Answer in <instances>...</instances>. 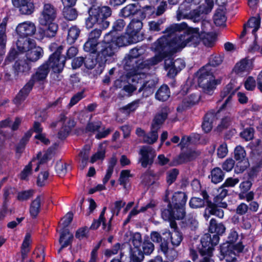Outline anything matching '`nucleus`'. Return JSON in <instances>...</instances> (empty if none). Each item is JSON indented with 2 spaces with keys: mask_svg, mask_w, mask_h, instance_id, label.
<instances>
[{
  "mask_svg": "<svg viewBox=\"0 0 262 262\" xmlns=\"http://www.w3.org/2000/svg\"><path fill=\"white\" fill-rule=\"evenodd\" d=\"M167 117V109L163 108L155 116L152 123L151 127L155 128L157 130L160 127V125L164 122Z\"/></svg>",
  "mask_w": 262,
  "mask_h": 262,
  "instance_id": "28",
  "label": "nucleus"
},
{
  "mask_svg": "<svg viewBox=\"0 0 262 262\" xmlns=\"http://www.w3.org/2000/svg\"><path fill=\"white\" fill-rule=\"evenodd\" d=\"M13 5L19 9L23 14H30L33 12L34 5L30 0H12Z\"/></svg>",
  "mask_w": 262,
  "mask_h": 262,
  "instance_id": "21",
  "label": "nucleus"
},
{
  "mask_svg": "<svg viewBox=\"0 0 262 262\" xmlns=\"http://www.w3.org/2000/svg\"><path fill=\"white\" fill-rule=\"evenodd\" d=\"M60 122L62 123V126L58 134V138H66L75 125V121L71 118L67 117L65 115H61Z\"/></svg>",
  "mask_w": 262,
  "mask_h": 262,
  "instance_id": "16",
  "label": "nucleus"
},
{
  "mask_svg": "<svg viewBox=\"0 0 262 262\" xmlns=\"http://www.w3.org/2000/svg\"><path fill=\"white\" fill-rule=\"evenodd\" d=\"M31 136L30 134H26L25 136L22 138V139L20 140L19 143L17 144L16 146V152L18 153H21L23 152L25 145L28 143L29 139Z\"/></svg>",
  "mask_w": 262,
  "mask_h": 262,
  "instance_id": "61",
  "label": "nucleus"
},
{
  "mask_svg": "<svg viewBox=\"0 0 262 262\" xmlns=\"http://www.w3.org/2000/svg\"><path fill=\"white\" fill-rule=\"evenodd\" d=\"M158 138V130L151 127V132L148 134H145L143 140L144 143L153 144L157 140Z\"/></svg>",
  "mask_w": 262,
  "mask_h": 262,
  "instance_id": "44",
  "label": "nucleus"
},
{
  "mask_svg": "<svg viewBox=\"0 0 262 262\" xmlns=\"http://www.w3.org/2000/svg\"><path fill=\"white\" fill-rule=\"evenodd\" d=\"M49 155L48 153L45 154L42 157V154L39 153L37 155V159H33L28 165H27L20 174V178L25 180L28 176L31 174V168L34 164L37 165L35 171H38L48 161Z\"/></svg>",
  "mask_w": 262,
  "mask_h": 262,
  "instance_id": "12",
  "label": "nucleus"
},
{
  "mask_svg": "<svg viewBox=\"0 0 262 262\" xmlns=\"http://www.w3.org/2000/svg\"><path fill=\"white\" fill-rule=\"evenodd\" d=\"M14 74L15 77L28 74L31 69L30 63L26 59L16 60L13 65Z\"/></svg>",
  "mask_w": 262,
  "mask_h": 262,
  "instance_id": "17",
  "label": "nucleus"
},
{
  "mask_svg": "<svg viewBox=\"0 0 262 262\" xmlns=\"http://www.w3.org/2000/svg\"><path fill=\"white\" fill-rule=\"evenodd\" d=\"M169 89L166 85H162L156 93V98L161 101H165L168 100L170 97Z\"/></svg>",
  "mask_w": 262,
  "mask_h": 262,
  "instance_id": "33",
  "label": "nucleus"
},
{
  "mask_svg": "<svg viewBox=\"0 0 262 262\" xmlns=\"http://www.w3.org/2000/svg\"><path fill=\"white\" fill-rule=\"evenodd\" d=\"M73 238V235L71 234L69 230H65L62 231L60 233V236L59 240V244L61 245V247L58 250V252H60L62 249L68 246H69Z\"/></svg>",
  "mask_w": 262,
  "mask_h": 262,
  "instance_id": "29",
  "label": "nucleus"
},
{
  "mask_svg": "<svg viewBox=\"0 0 262 262\" xmlns=\"http://www.w3.org/2000/svg\"><path fill=\"white\" fill-rule=\"evenodd\" d=\"M43 54V51L41 48L36 46V44L30 49L26 53V60L30 62H35L41 58Z\"/></svg>",
  "mask_w": 262,
  "mask_h": 262,
  "instance_id": "23",
  "label": "nucleus"
},
{
  "mask_svg": "<svg viewBox=\"0 0 262 262\" xmlns=\"http://www.w3.org/2000/svg\"><path fill=\"white\" fill-rule=\"evenodd\" d=\"M130 257L133 262H141L144 258L143 253L140 248L132 249Z\"/></svg>",
  "mask_w": 262,
  "mask_h": 262,
  "instance_id": "51",
  "label": "nucleus"
},
{
  "mask_svg": "<svg viewBox=\"0 0 262 262\" xmlns=\"http://www.w3.org/2000/svg\"><path fill=\"white\" fill-rule=\"evenodd\" d=\"M214 23L216 26H224L226 20L225 12L222 9H217L213 17Z\"/></svg>",
  "mask_w": 262,
  "mask_h": 262,
  "instance_id": "39",
  "label": "nucleus"
},
{
  "mask_svg": "<svg viewBox=\"0 0 262 262\" xmlns=\"http://www.w3.org/2000/svg\"><path fill=\"white\" fill-rule=\"evenodd\" d=\"M224 178V173L221 168L216 167L211 172V181L214 184L221 182Z\"/></svg>",
  "mask_w": 262,
  "mask_h": 262,
  "instance_id": "41",
  "label": "nucleus"
},
{
  "mask_svg": "<svg viewBox=\"0 0 262 262\" xmlns=\"http://www.w3.org/2000/svg\"><path fill=\"white\" fill-rule=\"evenodd\" d=\"M121 36L123 41L122 42L121 45H124L125 46H127L130 43H136L141 40V38H138V37H136V36L129 34L127 31H126L125 35Z\"/></svg>",
  "mask_w": 262,
  "mask_h": 262,
  "instance_id": "53",
  "label": "nucleus"
},
{
  "mask_svg": "<svg viewBox=\"0 0 262 262\" xmlns=\"http://www.w3.org/2000/svg\"><path fill=\"white\" fill-rule=\"evenodd\" d=\"M49 65L48 62H45L36 70L35 73L33 74L31 79L35 82H43L50 72Z\"/></svg>",
  "mask_w": 262,
  "mask_h": 262,
  "instance_id": "18",
  "label": "nucleus"
},
{
  "mask_svg": "<svg viewBox=\"0 0 262 262\" xmlns=\"http://www.w3.org/2000/svg\"><path fill=\"white\" fill-rule=\"evenodd\" d=\"M44 200V196L38 195L32 201L30 207V213L32 216L35 217L40 211L41 203Z\"/></svg>",
  "mask_w": 262,
  "mask_h": 262,
  "instance_id": "31",
  "label": "nucleus"
},
{
  "mask_svg": "<svg viewBox=\"0 0 262 262\" xmlns=\"http://www.w3.org/2000/svg\"><path fill=\"white\" fill-rule=\"evenodd\" d=\"M192 4H189L183 2L180 5L176 13L177 20L188 19L193 20L194 22L198 21L200 20V12L198 9H195L191 11L193 8Z\"/></svg>",
  "mask_w": 262,
  "mask_h": 262,
  "instance_id": "6",
  "label": "nucleus"
},
{
  "mask_svg": "<svg viewBox=\"0 0 262 262\" xmlns=\"http://www.w3.org/2000/svg\"><path fill=\"white\" fill-rule=\"evenodd\" d=\"M47 26V28L43 31L44 36L49 38L55 36L58 30V25L52 21L48 24Z\"/></svg>",
  "mask_w": 262,
  "mask_h": 262,
  "instance_id": "38",
  "label": "nucleus"
},
{
  "mask_svg": "<svg viewBox=\"0 0 262 262\" xmlns=\"http://www.w3.org/2000/svg\"><path fill=\"white\" fill-rule=\"evenodd\" d=\"M246 153L244 148L241 146H237L234 149V158L237 161H243L246 157Z\"/></svg>",
  "mask_w": 262,
  "mask_h": 262,
  "instance_id": "60",
  "label": "nucleus"
},
{
  "mask_svg": "<svg viewBox=\"0 0 262 262\" xmlns=\"http://www.w3.org/2000/svg\"><path fill=\"white\" fill-rule=\"evenodd\" d=\"M31 243V235L30 233H27L25 237L21 246V255L23 259H24L29 252V246Z\"/></svg>",
  "mask_w": 262,
  "mask_h": 262,
  "instance_id": "47",
  "label": "nucleus"
},
{
  "mask_svg": "<svg viewBox=\"0 0 262 262\" xmlns=\"http://www.w3.org/2000/svg\"><path fill=\"white\" fill-rule=\"evenodd\" d=\"M237 88L234 89L233 84L232 83H229L224 91L222 92L221 96L224 98L227 97L224 103L222 104L221 107L217 112L214 111L208 112L206 114L204 117V121L202 123V126L203 130L208 133L210 132L212 127V123L215 118L218 117L220 112L224 109L228 104L230 102L232 96L234 94Z\"/></svg>",
  "mask_w": 262,
  "mask_h": 262,
  "instance_id": "3",
  "label": "nucleus"
},
{
  "mask_svg": "<svg viewBox=\"0 0 262 262\" xmlns=\"http://www.w3.org/2000/svg\"><path fill=\"white\" fill-rule=\"evenodd\" d=\"M102 128V122L99 121L89 122L86 127L88 132L95 133L98 132Z\"/></svg>",
  "mask_w": 262,
  "mask_h": 262,
  "instance_id": "54",
  "label": "nucleus"
},
{
  "mask_svg": "<svg viewBox=\"0 0 262 262\" xmlns=\"http://www.w3.org/2000/svg\"><path fill=\"white\" fill-rule=\"evenodd\" d=\"M219 235L213 234L211 237L209 234H205L201 238L202 248L200 252L203 256H211L213 247L216 245L219 241Z\"/></svg>",
  "mask_w": 262,
  "mask_h": 262,
  "instance_id": "8",
  "label": "nucleus"
},
{
  "mask_svg": "<svg viewBox=\"0 0 262 262\" xmlns=\"http://www.w3.org/2000/svg\"><path fill=\"white\" fill-rule=\"evenodd\" d=\"M140 103V100L139 99L136 100L121 108V111L123 113L128 115L134 112L139 107Z\"/></svg>",
  "mask_w": 262,
  "mask_h": 262,
  "instance_id": "43",
  "label": "nucleus"
},
{
  "mask_svg": "<svg viewBox=\"0 0 262 262\" xmlns=\"http://www.w3.org/2000/svg\"><path fill=\"white\" fill-rule=\"evenodd\" d=\"M179 174V170L176 168L172 169L166 172V182L170 185L176 180Z\"/></svg>",
  "mask_w": 262,
  "mask_h": 262,
  "instance_id": "55",
  "label": "nucleus"
},
{
  "mask_svg": "<svg viewBox=\"0 0 262 262\" xmlns=\"http://www.w3.org/2000/svg\"><path fill=\"white\" fill-rule=\"evenodd\" d=\"M152 57L149 59L142 61L138 63L137 67V70L136 73L128 77V81L134 82L136 80H138L139 81V92L143 91L151 93V89L155 86L157 81L154 79H150L146 81L145 82L142 83V79L145 77V74L147 70H148L150 67L154 65H147L145 64V62L149 61Z\"/></svg>",
  "mask_w": 262,
  "mask_h": 262,
  "instance_id": "4",
  "label": "nucleus"
},
{
  "mask_svg": "<svg viewBox=\"0 0 262 262\" xmlns=\"http://www.w3.org/2000/svg\"><path fill=\"white\" fill-rule=\"evenodd\" d=\"M237 238V232L235 230L232 229L228 237V242L230 244H224L221 247V253L227 261H233L236 259V255L243 250L244 246L241 243L235 245L232 244L236 241Z\"/></svg>",
  "mask_w": 262,
  "mask_h": 262,
  "instance_id": "5",
  "label": "nucleus"
},
{
  "mask_svg": "<svg viewBox=\"0 0 262 262\" xmlns=\"http://www.w3.org/2000/svg\"><path fill=\"white\" fill-rule=\"evenodd\" d=\"M200 99L199 95L192 94L190 95L187 98L185 99L182 104L177 107L178 111H182L188 107L198 103Z\"/></svg>",
  "mask_w": 262,
  "mask_h": 262,
  "instance_id": "27",
  "label": "nucleus"
},
{
  "mask_svg": "<svg viewBox=\"0 0 262 262\" xmlns=\"http://www.w3.org/2000/svg\"><path fill=\"white\" fill-rule=\"evenodd\" d=\"M70 166L61 161L57 162L55 170L59 177H63L67 173Z\"/></svg>",
  "mask_w": 262,
  "mask_h": 262,
  "instance_id": "49",
  "label": "nucleus"
},
{
  "mask_svg": "<svg viewBox=\"0 0 262 262\" xmlns=\"http://www.w3.org/2000/svg\"><path fill=\"white\" fill-rule=\"evenodd\" d=\"M260 20L259 17H253L250 18L245 25L247 26L246 29L251 30V34L256 39V32L260 27Z\"/></svg>",
  "mask_w": 262,
  "mask_h": 262,
  "instance_id": "30",
  "label": "nucleus"
},
{
  "mask_svg": "<svg viewBox=\"0 0 262 262\" xmlns=\"http://www.w3.org/2000/svg\"><path fill=\"white\" fill-rule=\"evenodd\" d=\"M251 149L256 151L258 154H262V143L260 140L257 139L250 143Z\"/></svg>",
  "mask_w": 262,
  "mask_h": 262,
  "instance_id": "64",
  "label": "nucleus"
},
{
  "mask_svg": "<svg viewBox=\"0 0 262 262\" xmlns=\"http://www.w3.org/2000/svg\"><path fill=\"white\" fill-rule=\"evenodd\" d=\"M63 15L66 19L71 21L77 18L78 13L76 9L72 8V7H64Z\"/></svg>",
  "mask_w": 262,
  "mask_h": 262,
  "instance_id": "46",
  "label": "nucleus"
},
{
  "mask_svg": "<svg viewBox=\"0 0 262 262\" xmlns=\"http://www.w3.org/2000/svg\"><path fill=\"white\" fill-rule=\"evenodd\" d=\"M142 26L143 24L140 20L133 19L127 26L126 31H127L129 34L136 36V37H138V38H140L138 33L142 29Z\"/></svg>",
  "mask_w": 262,
  "mask_h": 262,
  "instance_id": "26",
  "label": "nucleus"
},
{
  "mask_svg": "<svg viewBox=\"0 0 262 262\" xmlns=\"http://www.w3.org/2000/svg\"><path fill=\"white\" fill-rule=\"evenodd\" d=\"M91 147L89 145H85L79 154L77 161L79 167L83 170L88 165Z\"/></svg>",
  "mask_w": 262,
  "mask_h": 262,
  "instance_id": "25",
  "label": "nucleus"
},
{
  "mask_svg": "<svg viewBox=\"0 0 262 262\" xmlns=\"http://www.w3.org/2000/svg\"><path fill=\"white\" fill-rule=\"evenodd\" d=\"M222 62L223 57L221 55H212L210 57L209 64L201 69L198 72L199 86L209 95L212 94L217 84L211 66H217Z\"/></svg>",
  "mask_w": 262,
  "mask_h": 262,
  "instance_id": "2",
  "label": "nucleus"
},
{
  "mask_svg": "<svg viewBox=\"0 0 262 262\" xmlns=\"http://www.w3.org/2000/svg\"><path fill=\"white\" fill-rule=\"evenodd\" d=\"M139 155L141 156L139 162L143 167L151 164L156 155L155 150L149 146H142L139 151Z\"/></svg>",
  "mask_w": 262,
  "mask_h": 262,
  "instance_id": "14",
  "label": "nucleus"
},
{
  "mask_svg": "<svg viewBox=\"0 0 262 262\" xmlns=\"http://www.w3.org/2000/svg\"><path fill=\"white\" fill-rule=\"evenodd\" d=\"M56 17V10L50 4H45L40 16L39 18V24L41 26H47L49 23L53 21Z\"/></svg>",
  "mask_w": 262,
  "mask_h": 262,
  "instance_id": "13",
  "label": "nucleus"
},
{
  "mask_svg": "<svg viewBox=\"0 0 262 262\" xmlns=\"http://www.w3.org/2000/svg\"><path fill=\"white\" fill-rule=\"evenodd\" d=\"M168 207L169 208L168 209H165L162 212V216L163 219L165 221H170L172 219L180 220V219H178L177 217L179 212H177L176 210L173 209V208H172V210H171L172 207H171V206H169V204L168 205Z\"/></svg>",
  "mask_w": 262,
  "mask_h": 262,
  "instance_id": "45",
  "label": "nucleus"
},
{
  "mask_svg": "<svg viewBox=\"0 0 262 262\" xmlns=\"http://www.w3.org/2000/svg\"><path fill=\"white\" fill-rule=\"evenodd\" d=\"M80 33V29L76 26H72L68 31L67 41L70 44L73 43L77 39Z\"/></svg>",
  "mask_w": 262,
  "mask_h": 262,
  "instance_id": "40",
  "label": "nucleus"
},
{
  "mask_svg": "<svg viewBox=\"0 0 262 262\" xmlns=\"http://www.w3.org/2000/svg\"><path fill=\"white\" fill-rule=\"evenodd\" d=\"M132 242L134 248H140L142 244V237L140 233L136 232L132 236Z\"/></svg>",
  "mask_w": 262,
  "mask_h": 262,
  "instance_id": "63",
  "label": "nucleus"
},
{
  "mask_svg": "<svg viewBox=\"0 0 262 262\" xmlns=\"http://www.w3.org/2000/svg\"><path fill=\"white\" fill-rule=\"evenodd\" d=\"M201 35V39H202L203 43L207 46H211L213 44L215 36L212 32L206 33V34H200Z\"/></svg>",
  "mask_w": 262,
  "mask_h": 262,
  "instance_id": "57",
  "label": "nucleus"
},
{
  "mask_svg": "<svg viewBox=\"0 0 262 262\" xmlns=\"http://www.w3.org/2000/svg\"><path fill=\"white\" fill-rule=\"evenodd\" d=\"M100 43L101 42L91 40L88 38L87 41L84 45V50L88 52L91 53H97L98 54Z\"/></svg>",
  "mask_w": 262,
  "mask_h": 262,
  "instance_id": "35",
  "label": "nucleus"
},
{
  "mask_svg": "<svg viewBox=\"0 0 262 262\" xmlns=\"http://www.w3.org/2000/svg\"><path fill=\"white\" fill-rule=\"evenodd\" d=\"M214 5L213 0H205V4L200 6L199 11L201 13H208L212 10Z\"/></svg>",
  "mask_w": 262,
  "mask_h": 262,
  "instance_id": "56",
  "label": "nucleus"
},
{
  "mask_svg": "<svg viewBox=\"0 0 262 262\" xmlns=\"http://www.w3.org/2000/svg\"><path fill=\"white\" fill-rule=\"evenodd\" d=\"M173 54L168 55L162 59V60L165 59L164 68L168 71L167 75L171 77L175 76L178 72L185 67V62L182 59L178 58L173 61L170 57Z\"/></svg>",
  "mask_w": 262,
  "mask_h": 262,
  "instance_id": "9",
  "label": "nucleus"
},
{
  "mask_svg": "<svg viewBox=\"0 0 262 262\" xmlns=\"http://www.w3.org/2000/svg\"><path fill=\"white\" fill-rule=\"evenodd\" d=\"M187 199V195L184 192H176L172 196L171 202L169 203V206L179 212L178 215H177L178 219H183L185 216L184 207Z\"/></svg>",
  "mask_w": 262,
  "mask_h": 262,
  "instance_id": "10",
  "label": "nucleus"
},
{
  "mask_svg": "<svg viewBox=\"0 0 262 262\" xmlns=\"http://www.w3.org/2000/svg\"><path fill=\"white\" fill-rule=\"evenodd\" d=\"M142 249L143 253L147 255L151 254L154 250V245L149 241L148 237H147V239H144L142 245Z\"/></svg>",
  "mask_w": 262,
  "mask_h": 262,
  "instance_id": "58",
  "label": "nucleus"
},
{
  "mask_svg": "<svg viewBox=\"0 0 262 262\" xmlns=\"http://www.w3.org/2000/svg\"><path fill=\"white\" fill-rule=\"evenodd\" d=\"M91 9L97 12L96 15L97 16V17L100 18V21H102V19H106L111 15V10L107 6L96 7L93 5Z\"/></svg>",
  "mask_w": 262,
  "mask_h": 262,
  "instance_id": "32",
  "label": "nucleus"
},
{
  "mask_svg": "<svg viewBox=\"0 0 262 262\" xmlns=\"http://www.w3.org/2000/svg\"><path fill=\"white\" fill-rule=\"evenodd\" d=\"M130 177V171L128 170H123L121 172L119 181L120 184L123 185L124 188H126V184Z\"/></svg>",
  "mask_w": 262,
  "mask_h": 262,
  "instance_id": "59",
  "label": "nucleus"
},
{
  "mask_svg": "<svg viewBox=\"0 0 262 262\" xmlns=\"http://www.w3.org/2000/svg\"><path fill=\"white\" fill-rule=\"evenodd\" d=\"M97 12L93 11L91 8L89 10V17L85 20L86 27L88 29L92 28L95 25L100 24V18L96 15Z\"/></svg>",
  "mask_w": 262,
  "mask_h": 262,
  "instance_id": "37",
  "label": "nucleus"
},
{
  "mask_svg": "<svg viewBox=\"0 0 262 262\" xmlns=\"http://www.w3.org/2000/svg\"><path fill=\"white\" fill-rule=\"evenodd\" d=\"M35 83V82L30 78L29 81L20 90L14 99V102L17 106L20 105L24 101L32 90Z\"/></svg>",
  "mask_w": 262,
  "mask_h": 262,
  "instance_id": "19",
  "label": "nucleus"
},
{
  "mask_svg": "<svg viewBox=\"0 0 262 262\" xmlns=\"http://www.w3.org/2000/svg\"><path fill=\"white\" fill-rule=\"evenodd\" d=\"M209 230L212 233L222 235L225 232L226 228L223 224H217L215 220L212 219L210 221Z\"/></svg>",
  "mask_w": 262,
  "mask_h": 262,
  "instance_id": "34",
  "label": "nucleus"
},
{
  "mask_svg": "<svg viewBox=\"0 0 262 262\" xmlns=\"http://www.w3.org/2000/svg\"><path fill=\"white\" fill-rule=\"evenodd\" d=\"M113 32L106 33L102 41L100 44V49L98 55L106 57H111L114 55L117 51L116 46H114V39L113 38Z\"/></svg>",
  "mask_w": 262,
  "mask_h": 262,
  "instance_id": "7",
  "label": "nucleus"
},
{
  "mask_svg": "<svg viewBox=\"0 0 262 262\" xmlns=\"http://www.w3.org/2000/svg\"><path fill=\"white\" fill-rule=\"evenodd\" d=\"M35 44L34 40L28 37H19L16 42L17 49L20 53H27Z\"/></svg>",
  "mask_w": 262,
  "mask_h": 262,
  "instance_id": "22",
  "label": "nucleus"
},
{
  "mask_svg": "<svg viewBox=\"0 0 262 262\" xmlns=\"http://www.w3.org/2000/svg\"><path fill=\"white\" fill-rule=\"evenodd\" d=\"M138 8L136 4H129L121 10V15L125 17L134 15L137 11Z\"/></svg>",
  "mask_w": 262,
  "mask_h": 262,
  "instance_id": "52",
  "label": "nucleus"
},
{
  "mask_svg": "<svg viewBox=\"0 0 262 262\" xmlns=\"http://www.w3.org/2000/svg\"><path fill=\"white\" fill-rule=\"evenodd\" d=\"M165 35L158 38L151 45V49L157 54L149 61L147 65H156L162 59L181 50L186 46H196L201 40L198 28L188 27L186 23L176 24L168 27L164 32Z\"/></svg>",
  "mask_w": 262,
  "mask_h": 262,
  "instance_id": "1",
  "label": "nucleus"
},
{
  "mask_svg": "<svg viewBox=\"0 0 262 262\" xmlns=\"http://www.w3.org/2000/svg\"><path fill=\"white\" fill-rule=\"evenodd\" d=\"M106 209V207H104L99 216L98 220H94L93 222L91 228L92 229H97L100 225L101 223L102 224L103 229L106 231H110L111 230V220L113 216L110 219L108 224H105V219L104 217V214Z\"/></svg>",
  "mask_w": 262,
  "mask_h": 262,
  "instance_id": "24",
  "label": "nucleus"
},
{
  "mask_svg": "<svg viewBox=\"0 0 262 262\" xmlns=\"http://www.w3.org/2000/svg\"><path fill=\"white\" fill-rule=\"evenodd\" d=\"M199 155V152L194 150H189L185 154H181L179 157V160L181 163L186 162L193 160Z\"/></svg>",
  "mask_w": 262,
  "mask_h": 262,
  "instance_id": "48",
  "label": "nucleus"
},
{
  "mask_svg": "<svg viewBox=\"0 0 262 262\" xmlns=\"http://www.w3.org/2000/svg\"><path fill=\"white\" fill-rule=\"evenodd\" d=\"M36 31L35 24L30 21L19 24L16 28V32L19 37H27L32 36L35 34Z\"/></svg>",
  "mask_w": 262,
  "mask_h": 262,
  "instance_id": "15",
  "label": "nucleus"
},
{
  "mask_svg": "<svg viewBox=\"0 0 262 262\" xmlns=\"http://www.w3.org/2000/svg\"><path fill=\"white\" fill-rule=\"evenodd\" d=\"M73 219V214L71 213H68L61 220V221L60 223V226H61L62 228V230L61 231L60 233L63 230H67L65 229L67 227H68L69 224L71 223Z\"/></svg>",
  "mask_w": 262,
  "mask_h": 262,
  "instance_id": "62",
  "label": "nucleus"
},
{
  "mask_svg": "<svg viewBox=\"0 0 262 262\" xmlns=\"http://www.w3.org/2000/svg\"><path fill=\"white\" fill-rule=\"evenodd\" d=\"M221 191L219 195L215 197L214 202L216 205H218L220 207L225 208L227 206V204L225 202H223V199L227 195L228 191L221 188Z\"/></svg>",
  "mask_w": 262,
  "mask_h": 262,
  "instance_id": "50",
  "label": "nucleus"
},
{
  "mask_svg": "<svg viewBox=\"0 0 262 262\" xmlns=\"http://www.w3.org/2000/svg\"><path fill=\"white\" fill-rule=\"evenodd\" d=\"M252 69L251 62L247 59H242L237 62L234 69V72L239 76H244L248 74Z\"/></svg>",
  "mask_w": 262,
  "mask_h": 262,
  "instance_id": "20",
  "label": "nucleus"
},
{
  "mask_svg": "<svg viewBox=\"0 0 262 262\" xmlns=\"http://www.w3.org/2000/svg\"><path fill=\"white\" fill-rule=\"evenodd\" d=\"M168 233L170 236L171 244L174 247L179 246L183 239L181 233L176 230H173L171 232H168Z\"/></svg>",
  "mask_w": 262,
  "mask_h": 262,
  "instance_id": "42",
  "label": "nucleus"
},
{
  "mask_svg": "<svg viewBox=\"0 0 262 262\" xmlns=\"http://www.w3.org/2000/svg\"><path fill=\"white\" fill-rule=\"evenodd\" d=\"M62 49V46H59L47 61L49 65V68H51L55 73L61 72L64 66L65 60L63 57H60Z\"/></svg>",
  "mask_w": 262,
  "mask_h": 262,
  "instance_id": "11",
  "label": "nucleus"
},
{
  "mask_svg": "<svg viewBox=\"0 0 262 262\" xmlns=\"http://www.w3.org/2000/svg\"><path fill=\"white\" fill-rule=\"evenodd\" d=\"M203 199L199 198H192L189 201V206L192 208L203 207L205 205V200L208 201V195L206 192L202 193Z\"/></svg>",
  "mask_w": 262,
  "mask_h": 262,
  "instance_id": "36",
  "label": "nucleus"
}]
</instances>
